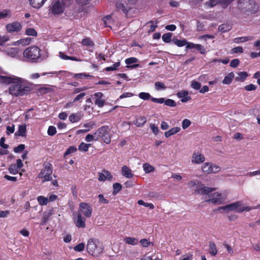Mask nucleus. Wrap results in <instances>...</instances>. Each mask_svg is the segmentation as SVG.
I'll return each instance as SVG.
<instances>
[{"mask_svg": "<svg viewBox=\"0 0 260 260\" xmlns=\"http://www.w3.org/2000/svg\"><path fill=\"white\" fill-rule=\"evenodd\" d=\"M147 122L146 118L144 116H140L136 120L135 124L138 127H142Z\"/></svg>", "mask_w": 260, "mask_h": 260, "instance_id": "nucleus-30", "label": "nucleus"}, {"mask_svg": "<svg viewBox=\"0 0 260 260\" xmlns=\"http://www.w3.org/2000/svg\"><path fill=\"white\" fill-rule=\"evenodd\" d=\"M122 175L128 178L133 177V174L132 173V171L126 166H124L122 167L121 169Z\"/></svg>", "mask_w": 260, "mask_h": 260, "instance_id": "nucleus-22", "label": "nucleus"}, {"mask_svg": "<svg viewBox=\"0 0 260 260\" xmlns=\"http://www.w3.org/2000/svg\"><path fill=\"white\" fill-rule=\"evenodd\" d=\"M116 7L117 9L119 10H121L123 12H126V9L125 8V6L123 5V4L121 3L118 2L116 4Z\"/></svg>", "mask_w": 260, "mask_h": 260, "instance_id": "nucleus-62", "label": "nucleus"}, {"mask_svg": "<svg viewBox=\"0 0 260 260\" xmlns=\"http://www.w3.org/2000/svg\"><path fill=\"white\" fill-rule=\"evenodd\" d=\"M109 130V127L107 126H103L99 128L94 133L95 141L98 140L99 138H102Z\"/></svg>", "mask_w": 260, "mask_h": 260, "instance_id": "nucleus-17", "label": "nucleus"}, {"mask_svg": "<svg viewBox=\"0 0 260 260\" xmlns=\"http://www.w3.org/2000/svg\"><path fill=\"white\" fill-rule=\"evenodd\" d=\"M209 193L207 194L208 195V198L206 197L205 199L206 202L219 205L223 204L226 200V196L223 193L216 192L213 193Z\"/></svg>", "mask_w": 260, "mask_h": 260, "instance_id": "nucleus-7", "label": "nucleus"}, {"mask_svg": "<svg viewBox=\"0 0 260 260\" xmlns=\"http://www.w3.org/2000/svg\"><path fill=\"white\" fill-rule=\"evenodd\" d=\"M235 74L233 72H231L227 76H226L222 81V83L224 84H230L232 83L233 79L234 78Z\"/></svg>", "mask_w": 260, "mask_h": 260, "instance_id": "nucleus-28", "label": "nucleus"}, {"mask_svg": "<svg viewBox=\"0 0 260 260\" xmlns=\"http://www.w3.org/2000/svg\"><path fill=\"white\" fill-rule=\"evenodd\" d=\"M44 169H42L38 175V177L43 179V182L48 181L52 179V173L53 169L52 165L48 162L43 165Z\"/></svg>", "mask_w": 260, "mask_h": 260, "instance_id": "nucleus-6", "label": "nucleus"}, {"mask_svg": "<svg viewBox=\"0 0 260 260\" xmlns=\"http://www.w3.org/2000/svg\"><path fill=\"white\" fill-rule=\"evenodd\" d=\"M246 175L249 177L260 175V169L253 172H249L247 173Z\"/></svg>", "mask_w": 260, "mask_h": 260, "instance_id": "nucleus-64", "label": "nucleus"}, {"mask_svg": "<svg viewBox=\"0 0 260 260\" xmlns=\"http://www.w3.org/2000/svg\"><path fill=\"white\" fill-rule=\"evenodd\" d=\"M138 96L140 99L143 100H148L149 99L151 100V99L152 98L151 97L150 93L145 92H141L139 93Z\"/></svg>", "mask_w": 260, "mask_h": 260, "instance_id": "nucleus-38", "label": "nucleus"}, {"mask_svg": "<svg viewBox=\"0 0 260 260\" xmlns=\"http://www.w3.org/2000/svg\"><path fill=\"white\" fill-rule=\"evenodd\" d=\"M11 17V12L9 10H4L2 11H0V19H4L7 17Z\"/></svg>", "mask_w": 260, "mask_h": 260, "instance_id": "nucleus-36", "label": "nucleus"}, {"mask_svg": "<svg viewBox=\"0 0 260 260\" xmlns=\"http://www.w3.org/2000/svg\"><path fill=\"white\" fill-rule=\"evenodd\" d=\"M81 43L83 45L86 46L93 47L94 46L93 42L88 38H86L83 39Z\"/></svg>", "mask_w": 260, "mask_h": 260, "instance_id": "nucleus-37", "label": "nucleus"}, {"mask_svg": "<svg viewBox=\"0 0 260 260\" xmlns=\"http://www.w3.org/2000/svg\"><path fill=\"white\" fill-rule=\"evenodd\" d=\"M47 0H29L30 4L35 8H40Z\"/></svg>", "mask_w": 260, "mask_h": 260, "instance_id": "nucleus-24", "label": "nucleus"}, {"mask_svg": "<svg viewBox=\"0 0 260 260\" xmlns=\"http://www.w3.org/2000/svg\"><path fill=\"white\" fill-rule=\"evenodd\" d=\"M172 41L174 44L180 47L186 46L187 44V41L184 39L180 40L176 38H173Z\"/></svg>", "mask_w": 260, "mask_h": 260, "instance_id": "nucleus-29", "label": "nucleus"}, {"mask_svg": "<svg viewBox=\"0 0 260 260\" xmlns=\"http://www.w3.org/2000/svg\"><path fill=\"white\" fill-rule=\"evenodd\" d=\"M209 252L211 255L213 256L215 255L217 253V250L216 245L213 242H210L209 243Z\"/></svg>", "mask_w": 260, "mask_h": 260, "instance_id": "nucleus-31", "label": "nucleus"}, {"mask_svg": "<svg viewBox=\"0 0 260 260\" xmlns=\"http://www.w3.org/2000/svg\"><path fill=\"white\" fill-rule=\"evenodd\" d=\"M151 101L154 103H157L159 104H162L165 103V105L171 107H174L176 106V104L175 102L172 100V99H167L166 100H165L164 98H152L151 99Z\"/></svg>", "mask_w": 260, "mask_h": 260, "instance_id": "nucleus-13", "label": "nucleus"}, {"mask_svg": "<svg viewBox=\"0 0 260 260\" xmlns=\"http://www.w3.org/2000/svg\"><path fill=\"white\" fill-rule=\"evenodd\" d=\"M234 0H210L206 3L208 7L212 8L219 4L223 8L228 7Z\"/></svg>", "mask_w": 260, "mask_h": 260, "instance_id": "nucleus-10", "label": "nucleus"}, {"mask_svg": "<svg viewBox=\"0 0 260 260\" xmlns=\"http://www.w3.org/2000/svg\"><path fill=\"white\" fill-rule=\"evenodd\" d=\"M25 33L28 36H36L37 32L35 29L32 28H29L26 30Z\"/></svg>", "mask_w": 260, "mask_h": 260, "instance_id": "nucleus-50", "label": "nucleus"}, {"mask_svg": "<svg viewBox=\"0 0 260 260\" xmlns=\"http://www.w3.org/2000/svg\"><path fill=\"white\" fill-rule=\"evenodd\" d=\"M124 241L127 244L133 245H136L138 243V240L135 238L126 237L124 238Z\"/></svg>", "mask_w": 260, "mask_h": 260, "instance_id": "nucleus-34", "label": "nucleus"}, {"mask_svg": "<svg viewBox=\"0 0 260 260\" xmlns=\"http://www.w3.org/2000/svg\"><path fill=\"white\" fill-rule=\"evenodd\" d=\"M73 77L74 78H75L77 79H83L84 78L91 77V76H90L88 74H86L85 73H78V74H74Z\"/></svg>", "mask_w": 260, "mask_h": 260, "instance_id": "nucleus-51", "label": "nucleus"}, {"mask_svg": "<svg viewBox=\"0 0 260 260\" xmlns=\"http://www.w3.org/2000/svg\"><path fill=\"white\" fill-rule=\"evenodd\" d=\"M180 130L181 128L179 127H173L165 133V136L166 138H169L171 136L178 133L180 131Z\"/></svg>", "mask_w": 260, "mask_h": 260, "instance_id": "nucleus-26", "label": "nucleus"}, {"mask_svg": "<svg viewBox=\"0 0 260 260\" xmlns=\"http://www.w3.org/2000/svg\"><path fill=\"white\" fill-rule=\"evenodd\" d=\"M90 146V144H86L84 142H82L79 146V150L81 151L86 152L88 151V148Z\"/></svg>", "mask_w": 260, "mask_h": 260, "instance_id": "nucleus-39", "label": "nucleus"}, {"mask_svg": "<svg viewBox=\"0 0 260 260\" xmlns=\"http://www.w3.org/2000/svg\"><path fill=\"white\" fill-rule=\"evenodd\" d=\"M37 200L41 205H46L48 202V199L42 196L38 197Z\"/></svg>", "mask_w": 260, "mask_h": 260, "instance_id": "nucleus-35", "label": "nucleus"}, {"mask_svg": "<svg viewBox=\"0 0 260 260\" xmlns=\"http://www.w3.org/2000/svg\"><path fill=\"white\" fill-rule=\"evenodd\" d=\"M47 133L48 135L51 136L54 135L56 133V129L55 127L53 126H50L48 127Z\"/></svg>", "mask_w": 260, "mask_h": 260, "instance_id": "nucleus-52", "label": "nucleus"}, {"mask_svg": "<svg viewBox=\"0 0 260 260\" xmlns=\"http://www.w3.org/2000/svg\"><path fill=\"white\" fill-rule=\"evenodd\" d=\"M191 86L192 88L196 90H199L201 87V84L200 83L196 81H192L191 84Z\"/></svg>", "mask_w": 260, "mask_h": 260, "instance_id": "nucleus-55", "label": "nucleus"}, {"mask_svg": "<svg viewBox=\"0 0 260 260\" xmlns=\"http://www.w3.org/2000/svg\"><path fill=\"white\" fill-rule=\"evenodd\" d=\"M143 168L146 173L152 172L154 171V168L148 163H145L143 165Z\"/></svg>", "mask_w": 260, "mask_h": 260, "instance_id": "nucleus-32", "label": "nucleus"}, {"mask_svg": "<svg viewBox=\"0 0 260 260\" xmlns=\"http://www.w3.org/2000/svg\"><path fill=\"white\" fill-rule=\"evenodd\" d=\"M155 88L157 90H165L166 86L161 82H156L155 83Z\"/></svg>", "mask_w": 260, "mask_h": 260, "instance_id": "nucleus-45", "label": "nucleus"}, {"mask_svg": "<svg viewBox=\"0 0 260 260\" xmlns=\"http://www.w3.org/2000/svg\"><path fill=\"white\" fill-rule=\"evenodd\" d=\"M4 52L6 55L11 57H16L20 52L19 49L17 48H12L8 50H5Z\"/></svg>", "mask_w": 260, "mask_h": 260, "instance_id": "nucleus-21", "label": "nucleus"}, {"mask_svg": "<svg viewBox=\"0 0 260 260\" xmlns=\"http://www.w3.org/2000/svg\"><path fill=\"white\" fill-rule=\"evenodd\" d=\"M75 224L78 228H84L85 227V218L82 216L81 213L78 214L75 220Z\"/></svg>", "mask_w": 260, "mask_h": 260, "instance_id": "nucleus-20", "label": "nucleus"}, {"mask_svg": "<svg viewBox=\"0 0 260 260\" xmlns=\"http://www.w3.org/2000/svg\"><path fill=\"white\" fill-rule=\"evenodd\" d=\"M113 194H117L120 190H121L122 188L121 185L119 183H115L113 185Z\"/></svg>", "mask_w": 260, "mask_h": 260, "instance_id": "nucleus-42", "label": "nucleus"}, {"mask_svg": "<svg viewBox=\"0 0 260 260\" xmlns=\"http://www.w3.org/2000/svg\"><path fill=\"white\" fill-rule=\"evenodd\" d=\"M85 248V244L83 243H81L76 246H74V250L77 252H81Z\"/></svg>", "mask_w": 260, "mask_h": 260, "instance_id": "nucleus-47", "label": "nucleus"}, {"mask_svg": "<svg viewBox=\"0 0 260 260\" xmlns=\"http://www.w3.org/2000/svg\"><path fill=\"white\" fill-rule=\"evenodd\" d=\"M6 129H7L6 133L8 135L13 134L15 131L14 124H12L11 126H7L6 127Z\"/></svg>", "mask_w": 260, "mask_h": 260, "instance_id": "nucleus-58", "label": "nucleus"}, {"mask_svg": "<svg viewBox=\"0 0 260 260\" xmlns=\"http://www.w3.org/2000/svg\"><path fill=\"white\" fill-rule=\"evenodd\" d=\"M257 86L253 84H250L244 87L245 89L248 91L255 90Z\"/></svg>", "mask_w": 260, "mask_h": 260, "instance_id": "nucleus-56", "label": "nucleus"}, {"mask_svg": "<svg viewBox=\"0 0 260 260\" xmlns=\"http://www.w3.org/2000/svg\"><path fill=\"white\" fill-rule=\"evenodd\" d=\"M6 28L9 32H19L21 30V24L18 22L8 24Z\"/></svg>", "mask_w": 260, "mask_h": 260, "instance_id": "nucleus-14", "label": "nucleus"}, {"mask_svg": "<svg viewBox=\"0 0 260 260\" xmlns=\"http://www.w3.org/2000/svg\"><path fill=\"white\" fill-rule=\"evenodd\" d=\"M98 180L100 181H104L106 180H111L112 176L110 172L107 170H103L102 172L98 173Z\"/></svg>", "mask_w": 260, "mask_h": 260, "instance_id": "nucleus-16", "label": "nucleus"}, {"mask_svg": "<svg viewBox=\"0 0 260 260\" xmlns=\"http://www.w3.org/2000/svg\"><path fill=\"white\" fill-rule=\"evenodd\" d=\"M250 209L251 208L249 207H244L241 201L236 202L218 208V210H222L226 212L236 211L238 212H242L245 210L249 211Z\"/></svg>", "mask_w": 260, "mask_h": 260, "instance_id": "nucleus-4", "label": "nucleus"}, {"mask_svg": "<svg viewBox=\"0 0 260 260\" xmlns=\"http://www.w3.org/2000/svg\"><path fill=\"white\" fill-rule=\"evenodd\" d=\"M64 3L59 0L55 1L51 4L50 10L54 15H58L63 13L64 9Z\"/></svg>", "mask_w": 260, "mask_h": 260, "instance_id": "nucleus-9", "label": "nucleus"}, {"mask_svg": "<svg viewBox=\"0 0 260 260\" xmlns=\"http://www.w3.org/2000/svg\"><path fill=\"white\" fill-rule=\"evenodd\" d=\"M41 50L36 46L27 48L23 51V56L28 61H36L41 56Z\"/></svg>", "mask_w": 260, "mask_h": 260, "instance_id": "nucleus-3", "label": "nucleus"}, {"mask_svg": "<svg viewBox=\"0 0 260 260\" xmlns=\"http://www.w3.org/2000/svg\"><path fill=\"white\" fill-rule=\"evenodd\" d=\"M198 182L196 181H191L187 183L188 186L194 191V193L196 194H208L215 190V188L206 186L198 188Z\"/></svg>", "mask_w": 260, "mask_h": 260, "instance_id": "nucleus-5", "label": "nucleus"}, {"mask_svg": "<svg viewBox=\"0 0 260 260\" xmlns=\"http://www.w3.org/2000/svg\"><path fill=\"white\" fill-rule=\"evenodd\" d=\"M26 127L25 124L20 125L18 126V131L15 133L16 136L24 137L25 136Z\"/></svg>", "mask_w": 260, "mask_h": 260, "instance_id": "nucleus-25", "label": "nucleus"}, {"mask_svg": "<svg viewBox=\"0 0 260 260\" xmlns=\"http://www.w3.org/2000/svg\"><path fill=\"white\" fill-rule=\"evenodd\" d=\"M196 49L198 51H199L200 53L202 54H205L206 53V50H205L204 47L201 44H198Z\"/></svg>", "mask_w": 260, "mask_h": 260, "instance_id": "nucleus-59", "label": "nucleus"}, {"mask_svg": "<svg viewBox=\"0 0 260 260\" xmlns=\"http://www.w3.org/2000/svg\"><path fill=\"white\" fill-rule=\"evenodd\" d=\"M243 52V49L242 47H236L232 49V53H242Z\"/></svg>", "mask_w": 260, "mask_h": 260, "instance_id": "nucleus-61", "label": "nucleus"}, {"mask_svg": "<svg viewBox=\"0 0 260 260\" xmlns=\"http://www.w3.org/2000/svg\"><path fill=\"white\" fill-rule=\"evenodd\" d=\"M206 158L204 154L199 152H193L191 157V162L194 165H200L204 163Z\"/></svg>", "mask_w": 260, "mask_h": 260, "instance_id": "nucleus-11", "label": "nucleus"}, {"mask_svg": "<svg viewBox=\"0 0 260 260\" xmlns=\"http://www.w3.org/2000/svg\"><path fill=\"white\" fill-rule=\"evenodd\" d=\"M253 39L252 36H245L242 37H237L234 39V42L236 44L244 43Z\"/></svg>", "mask_w": 260, "mask_h": 260, "instance_id": "nucleus-23", "label": "nucleus"}, {"mask_svg": "<svg viewBox=\"0 0 260 260\" xmlns=\"http://www.w3.org/2000/svg\"><path fill=\"white\" fill-rule=\"evenodd\" d=\"M31 39L30 38H27L24 39H21L19 40L17 43L21 44L23 45H26L29 44L31 42Z\"/></svg>", "mask_w": 260, "mask_h": 260, "instance_id": "nucleus-53", "label": "nucleus"}, {"mask_svg": "<svg viewBox=\"0 0 260 260\" xmlns=\"http://www.w3.org/2000/svg\"><path fill=\"white\" fill-rule=\"evenodd\" d=\"M138 204L140 205H143L146 207H149L151 209H153L154 208V206L152 204L145 203L143 200H139L138 201Z\"/></svg>", "mask_w": 260, "mask_h": 260, "instance_id": "nucleus-46", "label": "nucleus"}, {"mask_svg": "<svg viewBox=\"0 0 260 260\" xmlns=\"http://www.w3.org/2000/svg\"><path fill=\"white\" fill-rule=\"evenodd\" d=\"M239 63L240 61L238 59H234L231 61L230 66L232 68H236Z\"/></svg>", "mask_w": 260, "mask_h": 260, "instance_id": "nucleus-63", "label": "nucleus"}, {"mask_svg": "<svg viewBox=\"0 0 260 260\" xmlns=\"http://www.w3.org/2000/svg\"><path fill=\"white\" fill-rule=\"evenodd\" d=\"M25 149V145L24 144H20L17 147L14 149V151L15 153H19Z\"/></svg>", "mask_w": 260, "mask_h": 260, "instance_id": "nucleus-57", "label": "nucleus"}, {"mask_svg": "<svg viewBox=\"0 0 260 260\" xmlns=\"http://www.w3.org/2000/svg\"><path fill=\"white\" fill-rule=\"evenodd\" d=\"M177 96L181 99V101L183 103L187 102L191 99V97L188 95V91L187 90H181L177 92Z\"/></svg>", "mask_w": 260, "mask_h": 260, "instance_id": "nucleus-19", "label": "nucleus"}, {"mask_svg": "<svg viewBox=\"0 0 260 260\" xmlns=\"http://www.w3.org/2000/svg\"><path fill=\"white\" fill-rule=\"evenodd\" d=\"M172 34L170 32L165 34L162 36V39L165 43H170L171 41Z\"/></svg>", "mask_w": 260, "mask_h": 260, "instance_id": "nucleus-40", "label": "nucleus"}, {"mask_svg": "<svg viewBox=\"0 0 260 260\" xmlns=\"http://www.w3.org/2000/svg\"><path fill=\"white\" fill-rule=\"evenodd\" d=\"M138 61V59L136 57H130L127 58L125 60V62L127 65H131L133 63H136Z\"/></svg>", "mask_w": 260, "mask_h": 260, "instance_id": "nucleus-48", "label": "nucleus"}, {"mask_svg": "<svg viewBox=\"0 0 260 260\" xmlns=\"http://www.w3.org/2000/svg\"><path fill=\"white\" fill-rule=\"evenodd\" d=\"M8 170L10 174L15 175L18 173L19 169L17 168L15 164H12L10 166Z\"/></svg>", "mask_w": 260, "mask_h": 260, "instance_id": "nucleus-33", "label": "nucleus"}, {"mask_svg": "<svg viewBox=\"0 0 260 260\" xmlns=\"http://www.w3.org/2000/svg\"><path fill=\"white\" fill-rule=\"evenodd\" d=\"M105 143L109 144L111 142V137L109 130L101 138Z\"/></svg>", "mask_w": 260, "mask_h": 260, "instance_id": "nucleus-44", "label": "nucleus"}, {"mask_svg": "<svg viewBox=\"0 0 260 260\" xmlns=\"http://www.w3.org/2000/svg\"><path fill=\"white\" fill-rule=\"evenodd\" d=\"M80 211L86 217H90L91 215L92 208L87 203H81L79 204Z\"/></svg>", "mask_w": 260, "mask_h": 260, "instance_id": "nucleus-12", "label": "nucleus"}, {"mask_svg": "<svg viewBox=\"0 0 260 260\" xmlns=\"http://www.w3.org/2000/svg\"><path fill=\"white\" fill-rule=\"evenodd\" d=\"M9 40V37L8 36H0V45L2 46L6 42Z\"/></svg>", "mask_w": 260, "mask_h": 260, "instance_id": "nucleus-60", "label": "nucleus"}, {"mask_svg": "<svg viewBox=\"0 0 260 260\" xmlns=\"http://www.w3.org/2000/svg\"><path fill=\"white\" fill-rule=\"evenodd\" d=\"M77 151L76 147L74 146H70L65 152L64 154V156H66V155H68L69 154H71Z\"/></svg>", "mask_w": 260, "mask_h": 260, "instance_id": "nucleus-49", "label": "nucleus"}, {"mask_svg": "<svg viewBox=\"0 0 260 260\" xmlns=\"http://www.w3.org/2000/svg\"><path fill=\"white\" fill-rule=\"evenodd\" d=\"M190 124H191L190 121L187 119H185L183 120V121L182 122V128L185 129L187 128L188 127H189Z\"/></svg>", "mask_w": 260, "mask_h": 260, "instance_id": "nucleus-54", "label": "nucleus"}, {"mask_svg": "<svg viewBox=\"0 0 260 260\" xmlns=\"http://www.w3.org/2000/svg\"><path fill=\"white\" fill-rule=\"evenodd\" d=\"M202 171L205 174H216L221 171L220 166L210 162H204L201 166Z\"/></svg>", "mask_w": 260, "mask_h": 260, "instance_id": "nucleus-8", "label": "nucleus"}, {"mask_svg": "<svg viewBox=\"0 0 260 260\" xmlns=\"http://www.w3.org/2000/svg\"><path fill=\"white\" fill-rule=\"evenodd\" d=\"M93 95L95 98V104L99 108L103 107L105 103V100L103 98L104 94L101 92H98L95 93Z\"/></svg>", "mask_w": 260, "mask_h": 260, "instance_id": "nucleus-15", "label": "nucleus"}, {"mask_svg": "<svg viewBox=\"0 0 260 260\" xmlns=\"http://www.w3.org/2000/svg\"><path fill=\"white\" fill-rule=\"evenodd\" d=\"M86 248L87 252L91 255L97 256L103 252V247L98 239L91 238L88 240Z\"/></svg>", "mask_w": 260, "mask_h": 260, "instance_id": "nucleus-2", "label": "nucleus"}, {"mask_svg": "<svg viewBox=\"0 0 260 260\" xmlns=\"http://www.w3.org/2000/svg\"><path fill=\"white\" fill-rule=\"evenodd\" d=\"M232 28V25L230 24L223 23L218 26V29L221 32H226L230 31Z\"/></svg>", "mask_w": 260, "mask_h": 260, "instance_id": "nucleus-27", "label": "nucleus"}, {"mask_svg": "<svg viewBox=\"0 0 260 260\" xmlns=\"http://www.w3.org/2000/svg\"><path fill=\"white\" fill-rule=\"evenodd\" d=\"M83 116V113L82 112L72 113L69 117L70 121L72 123H75L80 120Z\"/></svg>", "mask_w": 260, "mask_h": 260, "instance_id": "nucleus-18", "label": "nucleus"}, {"mask_svg": "<svg viewBox=\"0 0 260 260\" xmlns=\"http://www.w3.org/2000/svg\"><path fill=\"white\" fill-rule=\"evenodd\" d=\"M120 65L119 61L115 62L112 66L106 68L105 70L106 71H115L118 69Z\"/></svg>", "mask_w": 260, "mask_h": 260, "instance_id": "nucleus-41", "label": "nucleus"}, {"mask_svg": "<svg viewBox=\"0 0 260 260\" xmlns=\"http://www.w3.org/2000/svg\"><path fill=\"white\" fill-rule=\"evenodd\" d=\"M238 77H237L236 80L244 81L248 76V74L245 72H240L238 74Z\"/></svg>", "mask_w": 260, "mask_h": 260, "instance_id": "nucleus-43", "label": "nucleus"}, {"mask_svg": "<svg viewBox=\"0 0 260 260\" xmlns=\"http://www.w3.org/2000/svg\"><path fill=\"white\" fill-rule=\"evenodd\" d=\"M0 83L11 84L9 93L16 97L28 94L31 89V84L25 79L13 75L0 76Z\"/></svg>", "mask_w": 260, "mask_h": 260, "instance_id": "nucleus-1", "label": "nucleus"}]
</instances>
